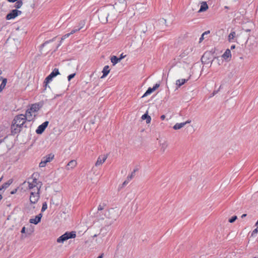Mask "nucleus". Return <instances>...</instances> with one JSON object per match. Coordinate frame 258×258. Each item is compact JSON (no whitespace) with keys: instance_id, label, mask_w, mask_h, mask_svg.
I'll list each match as a JSON object with an SVG mask.
<instances>
[{"instance_id":"obj_1","label":"nucleus","mask_w":258,"mask_h":258,"mask_svg":"<svg viewBox=\"0 0 258 258\" xmlns=\"http://www.w3.org/2000/svg\"><path fill=\"white\" fill-rule=\"evenodd\" d=\"M26 120H27L24 114H20L16 115L14 117L11 126L12 134L15 135L19 133Z\"/></svg>"},{"instance_id":"obj_2","label":"nucleus","mask_w":258,"mask_h":258,"mask_svg":"<svg viewBox=\"0 0 258 258\" xmlns=\"http://www.w3.org/2000/svg\"><path fill=\"white\" fill-rule=\"evenodd\" d=\"M40 188L37 187L36 189H34L33 191L30 192V202L31 204H36L40 198Z\"/></svg>"},{"instance_id":"obj_3","label":"nucleus","mask_w":258,"mask_h":258,"mask_svg":"<svg viewBox=\"0 0 258 258\" xmlns=\"http://www.w3.org/2000/svg\"><path fill=\"white\" fill-rule=\"evenodd\" d=\"M98 18L100 21L103 24H105L108 21V17L109 16V13L106 9H100L98 12Z\"/></svg>"},{"instance_id":"obj_4","label":"nucleus","mask_w":258,"mask_h":258,"mask_svg":"<svg viewBox=\"0 0 258 258\" xmlns=\"http://www.w3.org/2000/svg\"><path fill=\"white\" fill-rule=\"evenodd\" d=\"M76 236V232L75 231L67 232L57 239V242L58 243H63L70 238H75Z\"/></svg>"},{"instance_id":"obj_5","label":"nucleus","mask_w":258,"mask_h":258,"mask_svg":"<svg viewBox=\"0 0 258 258\" xmlns=\"http://www.w3.org/2000/svg\"><path fill=\"white\" fill-rule=\"evenodd\" d=\"M59 74V72L58 69L55 68L52 72L45 78L44 83L45 84V88L49 86H48V84L52 80V79L56 77L57 75Z\"/></svg>"},{"instance_id":"obj_6","label":"nucleus","mask_w":258,"mask_h":258,"mask_svg":"<svg viewBox=\"0 0 258 258\" xmlns=\"http://www.w3.org/2000/svg\"><path fill=\"white\" fill-rule=\"evenodd\" d=\"M22 14V12L17 9L12 10L6 16V19L7 20L14 19L17 16L20 15Z\"/></svg>"},{"instance_id":"obj_7","label":"nucleus","mask_w":258,"mask_h":258,"mask_svg":"<svg viewBox=\"0 0 258 258\" xmlns=\"http://www.w3.org/2000/svg\"><path fill=\"white\" fill-rule=\"evenodd\" d=\"M202 63L208 64L212 61V54L210 52H205L201 58Z\"/></svg>"},{"instance_id":"obj_8","label":"nucleus","mask_w":258,"mask_h":258,"mask_svg":"<svg viewBox=\"0 0 258 258\" xmlns=\"http://www.w3.org/2000/svg\"><path fill=\"white\" fill-rule=\"evenodd\" d=\"M49 123L48 121H46L42 123L41 125H39L37 128L36 130V133L37 134L40 135L43 133L45 131V128L47 127Z\"/></svg>"},{"instance_id":"obj_9","label":"nucleus","mask_w":258,"mask_h":258,"mask_svg":"<svg viewBox=\"0 0 258 258\" xmlns=\"http://www.w3.org/2000/svg\"><path fill=\"white\" fill-rule=\"evenodd\" d=\"M178 66L180 69V72H181L182 69H183L186 72H188L191 69L190 65L184 61L180 62Z\"/></svg>"},{"instance_id":"obj_10","label":"nucleus","mask_w":258,"mask_h":258,"mask_svg":"<svg viewBox=\"0 0 258 258\" xmlns=\"http://www.w3.org/2000/svg\"><path fill=\"white\" fill-rule=\"evenodd\" d=\"M24 116H26V119L28 121H30L34 118L36 115L33 112H32L31 111H30V109L28 108L26 110V113H25V114H24Z\"/></svg>"},{"instance_id":"obj_11","label":"nucleus","mask_w":258,"mask_h":258,"mask_svg":"<svg viewBox=\"0 0 258 258\" xmlns=\"http://www.w3.org/2000/svg\"><path fill=\"white\" fill-rule=\"evenodd\" d=\"M106 204L105 203H103L102 204H100L98 207V212H97L96 216L99 219H104V217L101 215V212L100 211L103 210Z\"/></svg>"},{"instance_id":"obj_12","label":"nucleus","mask_w":258,"mask_h":258,"mask_svg":"<svg viewBox=\"0 0 258 258\" xmlns=\"http://www.w3.org/2000/svg\"><path fill=\"white\" fill-rule=\"evenodd\" d=\"M160 86L159 84H156L153 88H149L148 90L146 91V92L145 93V94L143 95L142 97V98L145 97L148 95L152 93L153 91L156 90Z\"/></svg>"},{"instance_id":"obj_13","label":"nucleus","mask_w":258,"mask_h":258,"mask_svg":"<svg viewBox=\"0 0 258 258\" xmlns=\"http://www.w3.org/2000/svg\"><path fill=\"white\" fill-rule=\"evenodd\" d=\"M82 26H80V27H78L77 28H76V29H73V30H72V31L70 32V33H67L66 34H65L62 38H61V41L64 40V39L67 38V37H68L71 34H73L74 33H75V32L79 31L82 27H83V26L84 25V21H83L82 22Z\"/></svg>"},{"instance_id":"obj_14","label":"nucleus","mask_w":258,"mask_h":258,"mask_svg":"<svg viewBox=\"0 0 258 258\" xmlns=\"http://www.w3.org/2000/svg\"><path fill=\"white\" fill-rule=\"evenodd\" d=\"M42 107V105L40 103H35L32 104L30 107V110L33 112L34 114L37 112L40 108Z\"/></svg>"},{"instance_id":"obj_15","label":"nucleus","mask_w":258,"mask_h":258,"mask_svg":"<svg viewBox=\"0 0 258 258\" xmlns=\"http://www.w3.org/2000/svg\"><path fill=\"white\" fill-rule=\"evenodd\" d=\"M236 34L235 31H231L228 36V40L229 42H237Z\"/></svg>"},{"instance_id":"obj_16","label":"nucleus","mask_w":258,"mask_h":258,"mask_svg":"<svg viewBox=\"0 0 258 258\" xmlns=\"http://www.w3.org/2000/svg\"><path fill=\"white\" fill-rule=\"evenodd\" d=\"M107 158V155H104L103 156H99L95 163L96 166L102 164Z\"/></svg>"},{"instance_id":"obj_17","label":"nucleus","mask_w":258,"mask_h":258,"mask_svg":"<svg viewBox=\"0 0 258 258\" xmlns=\"http://www.w3.org/2000/svg\"><path fill=\"white\" fill-rule=\"evenodd\" d=\"M42 216V215L41 214H39L35 217V218L30 219L29 222L32 224H37L40 222Z\"/></svg>"},{"instance_id":"obj_18","label":"nucleus","mask_w":258,"mask_h":258,"mask_svg":"<svg viewBox=\"0 0 258 258\" xmlns=\"http://www.w3.org/2000/svg\"><path fill=\"white\" fill-rule=\"evenodd\" d=\"M193 50V47L191 46L188 47L186 49H185L183 52L180 55V56L182 58L189 53H190Z\"/></svg>"},{"instance_id":"obj_19","label":"nucleus","mask_w":258,"mask_h":258,"mask_svg":"<svg viewBox=\"0 0 258 258\" xmlns=\"http://www.w3.org/2000/svg\"><path fill=\"white\" fill-rule=\"evenodd\" d=\"M76 165H77V162L75 160H71L68 163L66 168L67 170H70V169H73L76 166Z\"/></svg>"},{"instance_id":"obj_20","label":"nucleus","mask_w":258,"mask_h":258,"mask_svg":"<svg viewBox=\"0 0 258 258\" xmlns=\"http://www.w3.org/2000/svg\"><path fill=\"white\" fill-rule=\"evenodd\" d=\"M208 9V6L206 2L201 3V6L198 12H203L206 11Z\"/></svg>"},{"instance_id":"obj_21","label":"nucleus","mask_w":258,"mask_h":258,"mask_svg":"<svg viewBox=\"0 0 258 258\" xmlns=\"http://www.w3.org/2000/svg\"><path fill=\"white\" fill-rule=\"evenodd\" d=\"M190 78V77H188V79H178L176 81V85L178 86V87H180L182 85H183L185 83H186Z\"/></svg>"},{"instance_id":"obj_22","label":"nucleus","mask_w":258,"mask_h":258,"mask_svg":"<svg viewBox=\"0 0 258 258\" xmlns=\"http://www.w3.org/2000/svg\"><path fill=\"white\" fill-rule=\"evenodd\" d=\"M110 72L109 67L108 66H105L102 71L103 75L101 78H103L107 76Z\"/></svg>"},{"instance_id":"obj_23","label":"nucleus","mask_w":258,"mask_h":258,"mask_svg":"<svg viewBox=\"0 0 258 258\" xmlns=\"http://www.w3.org/2000/svg\"><path fill=\"white\" fill-rule=\"evenodd\" d=\"M231 51L229 49H227L225 51V52L224 53V54L222 55V57L225 59H226L228 58L231 57Z\"/></svg>"},{"instance_id":"obj_24","label":"nucleus","mask_w":258,"mask_h":258,"mask_svg":"<svg viewBox=\"0 0 258 258\" xmlns=\"http://www.w3.org/2000/svg\"><path fill=\"white\" fill-rule=\"evenodd\" d=\"M13 179H10L7 182L4 183L2 185V188H4V190L7 189L13 182Z\"/></svg>"},{"instance_id":"obj_25","label":"nucleus","mask_w":258,"mask_h":258,"mask_svg":"<svg viewBox=\"0 0 258 258\" xmlns=\"http://www.w3.org/2000/svg\"><path fill=\"white\" fill-rule=\"evenodd\" d=\"M142 119H143V120L146 119V123H150L151 122V117L149 115H148L147 113H145L144 114H143L142 115Z\"/></svg>"},{"instance_id":"obj_26","label":"nucleus","mask_w":258,"mask_h":258,"mask_svg":"<svg viewBox=\"0 0 258 258\" xmlns=\"http://www.w3.org/2000/svg\"><path fill=\"white\" fill-rule=\"evenodd\" d=\"M185 125V123L181 122V123H176L173 127V128L175 130H179L181 128L183 127Z\"/></svg>"},{"instance_id":"obj_27","label":"nucleus","mask_w":258,"mask_h":258,"mask_svg":"<svg viewBox=\"0 0 258 258\" xmlns=\"http://www.w3.org/2000/svg\"><path fill=\"white\" fill-rule=\"evenodd\" d=\"M110 59L113 66L116 64L117 63H118V61L120 60V58H118L115 55L112 56Z\"/></svg>"},{"instance_id":"obj_28","label":"nucleus","mask_w":258,"mask_h":258,"mask_svg":"<svg viewBox=\"0 0 258 258\" xmlns=\"http://www.w3.org/2000/svg\"><path fill=\"white\" fill-rule=\"evenodd\" d=\"M7 82V79L5 78L3 80L1 84L0 85V92H2L3 90L5 88Z\"/></svg>"},{"instance_id":"obj_29","label":"nucleus","mask_w":258,"mask_h":258,"mask_svg":"<svg viewBox=\"0 0 258 258\" xmlns=\"http://www.w3.org/2000/svg\"><path fill=\"white\" fill-rule=\"evenodd\" d=\"M23 5V2L21 0H18L16 1V3L15 4L14 7L17 9H20L22 6Z\"/></svg>"},{"instance_id":"obj_30","label":"nucleus","mask_w":258,"mask_h":258,"mask_svg":"<svg viewBox=\"0 0 258 258\" xmlns=\"http://www.w3.org/2000/svg\"><path fill=\"white\" fill-rule=\"evenodd\" d=\"M53 157L54 155L50 154L48 155L46 157H43V158L45 159L46 161V162H49L53 159Z\"/></svg>"},{"instance_id":"obj_31","label":"nucleus","mask_w":258,"mask_h":258,"mask_svg":"<svg viewBox=\"0 0 258 258\" xmlns=\"http://www.w3.org/2000/svg\"><path fill=\"white\" fill-rule=\"evenodd\" d=\"M138 170V168H136L135 169L133 172H132L131 174V175H129L127 176V180H131L134 176H135V173Z\"/></svg>"},{"instance_id":"obj_32","label":"nucleus","mask_w":258,"mask_h":258,"mask_svg":"<svg viewBox=\"0 0 258 258\" xmlns=\"http://www.w3.org/2000/svg\"><path fill=\"white\" fill-rule=\"evenodd\" d=\"M210 33V31H205L204 33H203L201 36V37L200 38L199 42L201 43L204 39V36H205L206 35H208Z\"/></svg>"},{"instance_id":"obj_33","label":"nucleus","mask_w":258,"mask_h":258,"mask_svg":"<svg viewBox=\"0 0 258 258\" xmlns=\"http://www.w3.org/2000/svg\"><path fill=\"white\" fill-rule=\"evenodd\" d=\"M167 147V144L166 142L161 144V150L162 151V152H164Z\"/></svg>"},{"instance_id":"obj_34","label":"nucleus","mask_w":258,"mask_h":258,"mask_svg":"<svg viewBox=\"0 0 258 258\" xmlns=\"http://www.w3.org/2000/svg\"><path fill=\"white\" fill-rule=\"evenodd\" d=\"M28 188L30 189H32L35 187H36V188L37 187H38L37 186H36V185L35 184H34L32 182H28Z\"/></svg>"},{"instance_id":"obj_35","label":"nucleus","mask_w":258,"mask_h":258,"mask_svg":"<svg viewBox=\"0 0 258 258\" xmlns=\"http://www.w3.org/2000/svg\"><path fill=\"white\" fill-rule=\"evenodd\" d=\"M47 163V162H46V161L43 158L42 160H41V162L39 163V167H45L46 166V164Z\"/></svg>"},{"instance_id":"obj_36","label":"nucleus","mask_w":258,"mask_h":258,"mask_svg":"<svg viewBox=\"0 0 258 258\" xmlns=\"http://www.w3.org/2000/svg\"><path fill=\"white\" fill-rule=\"evenodd\" d=\"M47 208V205L46 202H44L42 204V207L41 209V212H44L45 211Z\"/></svg>"},{"instance_id":"obj_37","label":"nucleus","mask_w":258,"mask_h":258,"mask_svg":"<svg viewBox=\"0 0 258 258\" xmlns=\"http://www.w3.org/2000/svg\"><path fill=\"white\" fill-rule=\"evenodd\" d=\"M237 219V216H234L229 219L228 221L230 223L234 222Z\"/></svg>"},{"instance_id":"obj_38","label":"nucleus","mask_w":258,"mask_h":258,"mask_svg":"<svg viewBox=\"0 0 258 258\" xmlns=\"http://www.w3.org/2000/svg\"><path fill=\"white\" fill-rule=\"evenodd\" d=\"M257 232H258V226H256V228L252 231V233H251V236H254L255 235H256L257 233Z\"/></svg>"},{"instance_id":"obj_39","label":"nucleus","mask_w":258,"mask_h":258,"mask_svg":"<svg viewBox=\"0 0 258 258\" xmlns=\"http://www.w3.org/2000/svg\"><path fill=\"white\" fill-rule=\"evenodd\" d=\"M75 76H76V74L75 73H74V74H71V75H69L68 77V81H71V80L73 78H74Z\"/></svg>"},{"instance_id":"obj_40","label":"nucleus","mask_w":258,"mask_h":258,"mask_svg":"<svg viewBox=\"0 0 258 258\" xmlns=\"http://www.w3.org/2000/svg\"><path fill=\"white\" fill-rule=\"evenodd\" d=\"M130 180H127V177L126 178V179L123 182V183L122 184V185L120 187V188H122L123 187H124V186H125L128 183V182L130 181Z\"/></svg>"},{"instance_id":"obj_41","label":"nucleus","mask_w":258,"mask_h":258,"mask_svg":"<svg viewBox=\"0 0 258 258\" xmlns=\"http://www.w3.org/2000/svg\"><path fill=\"white\" fill-rule=\"evenodd\" d=\"M54 38H53L52 39H51V40H49V41H45L44 43H43L41 45V46H42V47H44V46L46 44H47V43H49L50 42H52V41H53L54 40Z\"/></svg>"},{"instance_id":"obj_42","label":"nucleus","mask_w":258,"mask_h":258,"mask_svg":"<svg viewBox=\"0 0 258 258\" xmlns=\"http://www.w3.org/2000/svg\"><path fill=\"white\" fill-rule=\"evenodd\" d=\"M159 23L160 24H165L166 23V21L165 19L162 18L159 20Z\"/></svg>"},{"instance_id":"obj_43","label":"nucleus","mask_w":258,"mask_h":258,"mask_svg":"<svg viewBox=\"0 0 258 258\" xmlns=\"http://www.w3.org/2000/svg\"><path fill=\"white\" fill-rule=\"evenodd\" d=\"M221 88V86H220V87H219V89H218V90H217V91H214L213 92V93H212V96H214L215 94H216L218 92V91H219V89H220Z\"/></svg>"},{"instance_id":"obj_44","label":"nucleus","mask_w":258,"mask_h":258,"mask_svg":"<svg viewBox=\"0 0 258 258\" xmlns=\"http://www.w3.org/2000/svg\"><path fill=\"white\" fill-rule=\"evenodd\" d=\"M32 183L35 184L36 185L38 184L37 183V179L36 178L33 179Z\"/></svg>"},{"instance_id":"obj_45","label":"nucleus","mask_w":258,"mask_h":258,"mask_svg":"<svg viewBox=\"0 0 258 258\" xmlns=\"http://www.w3.org/2000/svg\"><path fill=\"white\" fill-rule=\"evenodd\" d=\"M25 230H26V228H25V227H23L22 228V229H21V232L22 233H25Z\"/></svg>"},{"instance_id":"obj_46","label":"nucleus","mask_w":258,"mask_h":258,"mask_svg":"<svg viewBox=\"0 0 258 258\" xmlns=\"http://www.w3.org/2000/svg\"><path fill=\"white\" fill-rule=\"evenodd\" d=\"M165 118V115H162L160 117V118L161 120H164Z\"/></svg>"},{"instance_id":"obj_47","label":"nucleus","mask_w":258,"mask_h":258,"mask_svg":"<svg viewBox=\"0 0 258 258\" xmlns=\"http://www.w3.org/2000/svg\"><path fill=\"white\" fill-rule=\"evenodd\" d=\"M191 122V120H187V121H186L185 122H184L183 123H185V125L187 123H189Z\"/></svg>"},{"instance_id":"obj_48","label":"nucleus","mask_w":258,"mask_h":258,"mask_svg":"<svg viewBox=\"0 0 258 258\" xmlns=\"http://www.w3.org/2000/svg\"><path fill=\"white\" fill-rule=\"evenodd\" d=\"M16 191H17V189H15V190H14L12 191L11 192V194H12V195H13V194H15V193L16 192Z\"/></svg>"},{"instance_id":"obj_49","label":"nucleus","mask_w":258,"mask_h":258,"mask_svg":"<svg viewBox=\"0 0 258 258\" xmlns=\"http://www.w3.org/2000/svg\"><path fill=\"white\" fill-rule=\"evenodd\" d=\"M125 56H123V54H121L120 56V57L119 58H120V60L122 59V58H123Z\"/></svg>"},{"instance_id":"obj_50","label":"nucleus","mask_w":258,"mask_h":258,"mask_svg":"<svg viewBox=\"0 0 258 258\" xmlns=\"http://www.w3.org/2000/svg\"><path fill=\"white\" fill-rule=\"evenodd\" d=\"M235 48V45H232V46H231V48H231V49H234Z\"/></svg>"},{"instance_id":"obj_51","label":"nucleus","mask_w":258,"mask_h":258,"mask_svg":"<svg viewBox=\"0 0 258 258\" xmlns=\"http://www.w3.org/2000/svg\"><path fill=\"white\" fill-rule=\"evenodd\" d=\"M103 257V254H102L101 255L98 256L97 258H102Z\"/></svg>"},{"instance_id":"obj_52","label":"nucleus","mask_w":258,"mask_h":258,"mask_svg":"<svg viewBox=\"0 0 258 258\" xmlns=\"http://www.w3.org/2000/svg\"><path fill=\"white\" fill-rule=\"evenodd\" d=\"M246 216V214H243V215L241 216V218L245 217Z\"/></svg>"},{"instance_id":"obj_53","label":"nucleus","mask_w":258,"mask_h":258,"mask_svg":"<svg viewBox=\"0 0 258 258\" xmlns=\"http://www.w3.org/2000/svg\"><path fill=\"white\" fill-rule=\"evenodd\" d=\"M3 199V196L2 195H0V201L2 200Z\"/></svg>"},{"instance_id":"obj_54","label":"nucleus","mask_w":258,"mask_h":258,"mask_svg":"<svg viewBox=\"0 0 258 258\" xmlns=\"http://www.w3.org/2000/svg\"><path fill=\"white\" fill-rule=\"evenodd\" d=\"M250 31V29H246V30H245L246 32H249Z\"/></svg>"},{"instance_id":"obj_55","label":"nucleus","mask_w":258,"mask_h":258,"mask_svg":"<svg viewBox=\"0 0 258 258\" xmlns=\"http://www.w3.org/2000/svg\"><path fill=\"white\" fill-rule=\"evenodd\" d=\"M3 189H4V188H2V186H1L0 187V191L2 190H3Z\"/></svg>"},{"instance_id":"obj_56","label":"nucleus","mask_w":258,"mask_h":258,"mask_svg":"<svg viewBox=\"0 0 258 258\" xmlns=\"http://www.w3.org/2000/svg\"><path fill=\"white\" fill-rule=\"evenodd\" d=\"M2 179H3V177H2L1 178H0V182H1V181L2 180Z\"/></svg>"},{"instance_id":"obj_57","label":"nucleus","mask_w":258,"mask_h":258,"mask_svg":"<svg viewBox=\"0 0 258 258\" xmlns=\"http://www.w3.org/2000/svg\"><path fill=\"white\" fill-rule=\"evenodd\" d=\"M97 234H95L93 237H97Z\"/></svg>"},{"instance_id":"obj_58","label":"nucleus","mask_w":258,"mask_h":258,"mask_svg":"<svg viewBox=\"0 0 258 258\" xmlns=\"http://www.w3.org/2000/svg\"><path fill=\"white\" fill-rule=\"evenodd\" d=\"M225 9H229L228 7H227V6H225Z\"/></svg>"},{"instance_id":"obj_59","label":"nucleus","mask_w":258,"mask_h":258,"mask_svg":"<svg viewBox=\"0 0 258 258\" xmlns=\"http://www.w3.org/2000/svg\"><path fill=\"white\" fill-rule=\"evenodd\" d=\"M106 212H105V213H104V216H106Z\"/></svg>"},{"instance_id":"obj_60","label":"nucleus","mask_w":258,"mask_h":258,"mask_svg":"<svg viewBox=\"0 0 258 258\" xmlns=\"http://www.w3.org/2000/svg\"><path fill=\"white\" fill-rule=\"evenodd\" d=\"M234 2L238 1V0H233Z\"/></svg>"},{"instance_id":"obj_61","label":"nucleus","mask_w":258,"mask_h":258,"mask_svg":"<svg viewBox=\"0 0 258 258\" xmlns=\"http://www.w3.org/2000/svg\"><path fill=\"white\" fill-rule=\"evenodd\" d=\"M2 142V140H0V144Z\"/></svg>"}]
</instances>
